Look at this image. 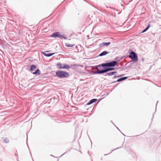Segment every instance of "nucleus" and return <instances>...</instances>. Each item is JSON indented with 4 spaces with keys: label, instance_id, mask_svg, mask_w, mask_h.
Returning <instances> with one entry per match:
<instances>
[{
    "label": "nucleus",
    "instance_id": "1a4fd4ad",
    "mask_svg": "<svg viewBox=\"0 0 161 161\" xmlns=\"http://www.w3.org/2000/svg\"><path fill=\"white\" fill-rule=\"evenodd\" d=\"M97 99H92L89 102L87 103V104L89 105L93 103H95L97 101Z\"/></svg>",
    "mask_w": 161,
    "mask_h": 161
},
{
    "label": "nucleus",
    "instance_id": "f8f14e48",
    "mask_svg": "<svg viewBox=\"0 0 161 161\" xmlns=\"http://www.w3.org/2000/svg\"><path fill=\"white\" fill-rule=\"evenodd\" d=\"M127 78V77H123V78H121L119 79H118L117 80V82L120 81H121L125 80Z\"/></svg>",
    "mask_w": 161,
    "mask_h": 161
},
{
    "label": "nucleus",
    "instance_id": "dca6fc26",
    "mask_svg": "<svg viewBox=\"0 0 161 161\" xmlns=\"http://www.w3.org/2000/svg\"><path fill=\"white\" fill-rule=\"evenodd\" d=\"M116 72H117L116 71L112 72H110L109 73H107V74L108 75L111 76V75H113L114 74H116Z\"/></svg>",
    "mask_w": 161,
    "mask_h": 161
},
{
    "label": "nucleus",
    "instance_id": "39448f33",
    "mask_svg": "<svg viewBox=\"0 0 161 161\" xmlns=\"http://www.w3.org/2000/svg\"><path fill=\"white\" fill-rule=\"evenodd\" d=\"M51 36L55 38L57 37L61 38V37H63V36L61 35V33L59 32H57L51 35Z\"/></svg>",
    "mask_w": 161,
    "mask_h": 161
},
{
    "label": "nucleus",
    "instance_id": "423d86ee",
    "mask_svg": "<svg viewBox=\"0 0 161 161\" xmlns=\"http://www.w3.org/2000/svg\"><path fill=\"white\" fill-rule=\"evenodd\" d=\"M65 45L66 47H70L75 46V44L74 42H71L70 41H69L65 43Z\"/></svg>",
    "mask_w": 161,
    "mask_h": 161
},
{
    "label": "nucleus",
    "instance_id": "9d476101",
    "mask_svg": "<svg viewBox=\"0 0 161 161\" xmlns=\"http://www.w3.org/2000/svg\"><path fill=\"white\" fill-rule=\"evenodd\" d=\"M108 53H109L108 52L106 51H104L102 53H101L99 54V56H104V55H106V54H107Z\"/></svg>",
    "mask_w": 161,
    "mask_h": 161
},
{
    "label": "nucleus",
    "instance_id": "a211bd4d",
    "mask_svg": "<svg viewBox=\"0 0 161 161\" xmlns=\"http://www.w3.org/2000/svg\"><path fill=\"white\" fill-rule=\"evenodd\" d=\"M107 70H108V71H109V70H113L114 69V68H110V69H106Z\"/></svg>",
    "mask_w": 161,
    "mask_h": 161
},
{
    "label": "nucleus",
    "instance_id": "f3484780",
    "mask_svg": "<svg viewBox=\"0 0 161 161\" xmlns=\"http://www.w3.org/2000/svg\"><path fill=\"white\" fill-rule=\"evenodd\" d=\"M9 142V140L7 138H5L3 140V142L4 143H8Z\"/></svg>",
    "mask_w": 161,
    "mask_h": 161
},
{
    "label": "nucleus",
    "instance_id": "4468645a",
    "mask_svg": "<svg viewBox=\"0 0 161 161\" xmlns=\"http://www.w3.org/2000/svg\"><path fill=\"white\" fill-rule=\"evenodd\" d=\"M110 44V42H103L102 44L104 46H108Z\"/></svg>",
    "mask_w": 161,
    "mask_h": 161
},
{
    "label": "nucleus",
    "instance_id": "f03ea898",
    "mask_svg": "<svg viewBox=\"0 0 161 161\" xmlns=\"http://www.w3.org/2000/svg\"><path fill=\"white\" fill-rule=\"evenodd\" d=\"M56 66L59 69H69L70 68L69 65L66 64L58 63L57 64Z\"/></svg>",
    "mask_w": 161,
    "mask_h": 161
},
{
    "label": "nucleus",
    "instance_id": "ddd939ff",
    "mask_svg": "<svg viewBox=\"0 0 161 161\" xmlns=\"http://www.w3.org/2000/svg\"><path fill=\"white\" fill-rule=\"evenodd\" d=\"M150 24L148 25L147 27L144 29V30L142 31V33H144L150 27Z\"/></svg>",
    "mask_w": 161,
    "mask_h": 161
},
{
    "label": "nucleus",
    "instance_id": "7ed1b4c3",
    "mask_svg": "<svg viewBox=\"0 0 161 161\" xmlns=\"http://www.w3.org/2000/svg\"><path fill=\"white\" fill-rule=\"evenodd\" d=\"M117 64V62L116 61H113L111 62L107 63H106L102 64L101 66L102 67L109 66L114 67Z\"/></svg>",
    "mask_w": 161,
    "mask_h": 161
},
{
    "label": "nucleus",
    "instance_id": "0eeeda50",
    "mask_svg": "<svg viewBox=\"0 0 161 161\" xmlns=\"http://www.w3.org/2000/svg\"><path fill=\"white\" fill-rule=\"evenodd\" d=\"M49 51H46L44 52L43 53V54L47 57H49L50 56H51L55 54V53H48V52H49Z\"/></svg>",
    "mask_w": 161,
    "mask_h": 161
},
{
    "label": "nucleus",
    "instance_id": "6e6552de",
    "mask_svg": "<svg viewBox=\"0 0 161 161\" xmlns=\"http://www.w3.org/2000/svg\"><path fill=\"white\" fill-rule=\"evenodd\" d=\"M108 70H107L106 69H105V70H98L97 71V73H98V74H102V73H105V72H106L108 71Z\"/></svg>",
    "mask_w": 161,
    "mask_h": 161
},
{
    "label": "nucleus",
    "instance_id": "f257e3e1",
    "mask_svg": "<svg viewBox=\"0 0 161 161\" xmlns=\"http://www.w3.org/2000/svg\"><path fill=\"white\" fill-rule=\"evenodd\" d=\"M56 75L59 78H66L69 76L68 72L63 70H58L56 72Z\"/></svg>",
    "mask_w": 161,
    "mask_h": 161
},
{
    "label": "nucleus",
    "instance_id": "20e7f679",
    "mask_svg": "<svg viewBox=\"0 0 161 161\" xmlns=\"http://www.w3.org/2000/svg\"><path fill=\"white\" fill-rule=\"evenodd\" d=\"M129 57L131 58L133 61H136L138 60L137 56L135 52L131 51L129 55Z\"/></svg>",
    "mask_w": 161,
    "mask_h": 161
},
{
    "label": "nucleus",
    "instance_id": "2eb2a0df",
    "mask_svg": "<svg viewBox=\"0 0 161 161\" xmlns=\"http://www.w3.org/2000/svg\"><path fill=\"white\" fill-rule=\"evenodd\" d=\"M36 68V66L34 65H32L31 67V70L32 71L34 70Z\"/></svg>",
    "mask_w": 161,
    "mask_h": 161
},
{
    "label": "nucleus",
    "instance_id": "9b49d317",
    "mask_svg": "<svg viewBox=\"0 0 161 161\" xmlns=\"http://www.w3.org/2000/svg\"><path fill=\"white\" fill-rule=\"evenodd\" d=\"M33 74L35 75H39L40 74V70L38 69H37L35 72H33Z\"/></svg>",
    "mask_w": 161,
    "mask_h": 161
}]
</instances>
